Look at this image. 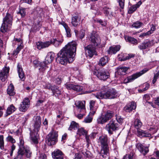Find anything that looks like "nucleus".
I'll list each match as a JSON object with an SVG mask.
<instances>
[{"instance_id": "nucleus-60", "label": "nucleus", "mask_w": 159, "mask_h": 159, "mask_svg": "<svg viewBox=\"0 0 159 159\" xmlns=\"http://www.w3.org/2000/svg\"><path fill=\"white\" fill-rule=\"evenodd\" d=\"M156 29L155 26L154 25H152L151 28V30H150L148 31V32H150V34L153 33V32L155 31Z\"/></svg>"}, {"instance_id": "nucleus-12", "label": "nucleus", "mask_w": 159, "mask_h": 159, "mask_svg": "<svg viewBox=\"0 0 159 159\" xmlns=\"http://www.w3.org/2000/svg\"><path fill=\"white\" fill-rule=\"evenodd\" d=\"M93 74L97 76L98 78L100 80L105 81L109 77V74L108 72L100 71H98L97 70H94L93 72Z\"/></svg>"}, {"instance_id": "nucleus-28", "label": "nucleus", "mask_w": 159, "mask_h": 159, "mask_svg": "<svg viewBox=\"0 0 159 159\" xmlns=\"http://www.w3.org/2000/svg\"><path fill=\"white\" fill-rule=\"evenodd\" d=\"M142 4V2L141 1H139L137 3L134 5L129 8L128 11V13L131 14L135 11L136 9L139 8L140 5Z\"/></svg>"}, {"instance_id": "nucleus-41", "label": "nucleus", "mask_w": 159, "mask_h": 159, "mask_svg": "<svg viewBox=\"0 0 159 159\" xmlns=\"http://www.w3.org/2000/svg\"><path fill=\"white\" fill-rule=\"evenodd\" d=\"M143 25V23L139 21H137L133 23L131 26L132 27H134L135 28H139L142 26Z\"/></svg>"}, {"instance_id": "nucleus-27", "label": "nucleus", "mask_w": 159, "mask_h": 159, "mask_svg": "<svg viewBox=\"0 0 159 159\" xmlns=\"http://www.w3.org/2000/svg\"><path fill=\"white\" fill-rule=\"evenodd\" d=\"M12 16L10 14L7 13L5 17L3 19V22L9 25H12Z\"/></svg>"}, {"instance_id": "nucleus-23", "label": "nucleus", "mask_w": 159, "mask_h": 159, "mask_svg": "<svg viewBox=\"0 0 159 159\" xmlns=\"http://www.w3.org/2000/svg\"><path fill=\"white\" fill-rule=\"evenodd\" d=\"M136 147L140 152L144 156L146 155L149 152L148 147H144L140 143L137 144L136 145Z\"/></svg>"}, {"instance_id": "nucleus-40", "label": "nucleus", "mask_w": 159, "mask_h": 159, "mask_svg": "<svg viewBox=\"0 0 159 159\" xmlns=\"http://www.w3.org/2000/svg\"><path fill=\"white\" fill-rule=\"evenodd\" d=\"M78 127V124L75 121H72L70 124L69 129L70 130L72 129L75 130L77 129Z\"/></svg>"}, {"instance_id": "nucleus-45", "label": "nucleus", "mask_w": 159, "mask_h": 159, "mask_svg": "<svg viewBox=\"0 0 159 159\" xmlns=\"http://www.w3.org/2000/svg\"><path fill=\"white\" fill-rule=\"evenodd\" d=\"M3 138V135H0V148L1 149H3L4 148V142Z\"/></svg>"}, {"instance_id": "nucleus-62", "label": "nucleus", "mask_w": 159, "mask_h": 159, "mask_svg": "<svg viewBox=\"0 0 159 159\" xmlns=\"http://www.w3.org/2000/svg\"><path fill=\"white\" fill-rule=\"evenodd\" d=\"M82 158L81 155L79 153H76L75 155V158L81 159Z\"/></svg>"}, {"instance_id": "nucleus-3", "label": "nucleus", "mask_w": 159, "mask_h": 159, "mask_svg": "<svg viewBox=\"0 0 159 159\" xmlns=\"http://www.w3.org/2000/svg\"><path fill=\"white\" fill-rule=\"evenodd\" d=\"M41 124V118L40 116H37L36 118L33 131H31L30 133V138L32 142L34 144L38 143V138L39 134L38 132L39 131Z\"/></svg>"}, {"instance_id": "nucleus-50", "label": "nucleus", "mask_w": 159, "mask_h": 159, "mask_svg": "<svg viewBox=\"0 0 159 159\" xmlns=\"http://www.w3.org/2000/svg\"><path fill=\"white\" fill-rule=\"evenodd\" d=\"M92 120V118L88 116L84 119V121L86 123H89L91 122Z\"/></svg>"}, {"instance_id": "nucleus-32", "label": "nucleus", "mask_w": 159, "mask_h": 159, "mask_svg": "<svg viewBox=\"0 0 159 159\" xmlns=\"http://www.w3.org/2000/svg\"><path fill=\"white\" fill-rule=\"evenodd\" d=\"M11 26L3 22L1 27V31L2 33H5L10 30Z\"/></svg>"}, {"instance_id": "nucleus-38", "label": "nucleus", "mask_w": 159, "mask_h": 159, "mask_svg": "<svg viewBox=\"0 0 159 159\" xmlns=\"http://www.w3.org/2000/svg\"><path fill=\"white\" fill-rule=\"evenodd\" d=\"M108 61V57L107 56H105L102 57L99 62V65L100 66H103Z\"/></svg>"}, {"instance_id": "nucleus-52", "label": "nucleus", "mask_w": 159, "mask_h": 159, "mask_svg": "<svg viewBox=\"0 0 159 159\" xmlns=\"http://www.w3.org/2000/svg\"><path fill=\"white\" fill-rule=\"evenodd\" d=\"M97 133L94 132H92L89 135H88V136H89V139L90 138L91 139H94L96 137V135Z\"/></svg>"}, {"instance_id": "nucleus-51", "label": "nucleus", "mask_w": 159, "mask_h": 159, "mask_svg": "<svg viewBox=\"0 0 159 159\" xmlns=\"http://www.w3.org/2000/svg\"><path fill=\"white\" fill-rule=\"evenodd\" d=\"M66 32V35L68 37H70L71 36V30L70 28H68L65 30Z\"/></svg>"}, {"instance_id": "nucleus-57", "label": "nucleus", "mask_w": 159, "mask_h": 159, "mask_svg": "<svg viewBox=\"0 0 159 159\" xmlns=\"http://www.w3.org/2000/svg\"><path fill=\"white\" fill-rule=\"evenodd\" d=\"M133 156L131 155H125L123 158V159H132Z\"/></svg>"}, {"instance_id": "nucleus-35", "label": "nucleus", "mask_w": 159, "mask_h": 159, "mask_svg": "<svg viewBox=\"0 0 159 159\" xmlns=\"http://www.w3.org/2000/svg\"><path fill=\"white\" fill-rule=\"evenodd\" d=\"M7 91L8 94L10 96H13L15 94L14 88L12 84H11L9 85L7 89Z\"/></svg>"}, {"instance_id": "nucleus-7", "label": "nucleus", "mask_w": 159, "mask_h": 159, "mask_svg": "<svg viewBox=\"0 0 159 159\" xmlns=\"http://www.w3.org/2000/svg\"><path fill=\"white\" fill-rule=\"evenodd\" d=\"M114 115L113 111H108L98 117L97 120V122L99 124H103L110 120Z\"/></svg>"}, {"instance_id": "nucleus-56", "label": "nucleus", "mask_w": 159, "mask_h": 159, "mask_svg": "<svg viewBox=\"0 0 159 159\" xmlns=\"http://www.w3.org/2000/svg\"><path fill=\"white\" fill-rule=\"evenodd\" d=\"M116 119L117 121L119 123H121L122 122L123 120L121 117L119 116H118L116 117Z\"/></svg>"}, {"instance_id": "nucleus-47", "label": "nucleus", "mask_w": 159, "mask_h": 159, "mask_svg": "<svg viewBox=\"0 0 159 159\" xmlns=\"http://www.w3.org/2000/svg\"><path fill=\"white\" fill-rule=\"evenodd\" d=\"M7 140L8 141L12 143H14L16 142V140L14 139L11 136H8L6 138Z\"/></svg>"}, {"instance_id": "nucleus-43", "label": "nucleus", "mask_w": 159, "mask_h": 159, "mask_svg": "<svg viewBox=\"0 0 159 159\" xmlns=\"http://www.w3.org/2000/svg\"><path fill=\"white\" fill-rule=\"evenodd\" d=\"M119 56V60L120 61H124L128 59L127 56L126 54H121Z\"/></svg>"}, {"instance_id": "nucleus-2", "label": "nucleus", "mask_w": 159, "mask_h": 159, "mask_svg": "<svg viewBox=\"0 0 159 159\" xmlns=\"http://www.w3.org/2000/svg\"><path fill=\"white\" fill-rule=\"evenodd\" d=\"M102 90L97 93L95 97L99 99H114L117 96V92L114 89L105 86L102 87Z\"/></svg>"}, {"instance_id": "nucleus-24", "label": "nucleus", "mask_w": 159, "mask_h": 159, "mask_svg": "<svg viewBox=\"0 0 159 159\" xmlns=\"http://www.w3.org/2000/svg\"><path fill=\"white\" fill-rule=\"evenodd\" d=\"M76 106L78 108V111L80 112H85V102L79 101L75 103Z\"/></svg>"}, {"instance_id": "nucleus-15", "label": "nucleus", "mask_w": 159, "mask_h": 159, "mask_svg": "<svg viewBox=\"0 0 159 159\" xmlns=\"http://www.w3.org/2000/svg\"><path fill=\"white\" fill-rule=\"evenodd\" d=\"M30 105V100L27 98H25L20 105L19 110L22 112H25Z\"/></svg>"}, {"instance_id": "nucleus-5", "label": "nucleus", "mask_w": 159, "mask_h": 159, "mask_svg": "<svg viewBox=\"0 0 159 159\" xmlns=\"http://www.w3.org/2000/svg\"><path fill=\"white\" fill-rule=\"evenodd\" d=\"M55 54L52 52L48 53L45 59V61L39 64L40 67L39 70L40 71H43L45 70L47 65L52 62L55 57Z\"/></svg>"}, {"instance_id": "nucleus-25", "label": "nucleus", "mask_w": 159, "mask_h": 159, "mask_svg": "<svg viewBox=\"0 0 159 159\" xmlns=\"http://www.w3.org/2000/svg\"><path fill=\"white\" fill-rule=\"evenodd\" d=\"M52 156L53 159H63V154L59 150L54 151L52 153Z\"/></svg>"}, {"instance_id": "nucleus-54", "label": "nucleus", "mask_w": 159, "mask_h": 159, "mask_svg": "<svg viewBox=\"0 0 159 159\" xmlns=\"http://www.w3.org/2000/svg\"><path fill=\"white\" fill-rule=\"evenodd\" d=\"M38 159H46V156L44 154H40L38 157Z\"/></svg>"}, {"instance_id": "nucleus-53", "label": "nucleus", "mask_w": 159, "mask_h": 159, "mask_svg": "<svg viewBox=\"0 0 159 159\" xmlns=\"http://www.w3.org/2000/svg\"><path fill=\"white\" fill-rule=\"evenodd\" d=\"M150 35V33L148 31L146 33H142V34L140 35L139 36L140 37L143 38L147 36H149Z\"/></svg>"}, {"instance_id": "nucleus-9", "label": "nucleus", "mask_w": 159, "mask_h": 159, "mask_svg": "<svg viewBox=\"0 0 159 159\" xmlns=\"http://www.w3.org/2000/svg\"><path fill=\"white\" fill-rule=\"evenodd\" d=\"M118 124L115 121L111 120L106 125L105 129L110 134H113V131L118 129Z\"/></svg>"}, {"instance_id": "nucleus-20", "label": "nucleus", "mask_w": 159, "mask_h": 159, "mask_svg": "<svg viewBox=\"0 0 159 159\" xmlns=\"http://www.w3.org/2000/svg\"><path fill=\"white\" fill-rule=\"evenodd\" d=\"M136 105L134 102H133L128 103L124 108V110L126 112H130L136 109Z\"/></svg>"}, {"instance_id": "nucleus-58", "label": "nucleus", "mask_w": 159, "mask_h": 159, "mask_svg": "<svg viewBox=\"0 0 159 159\" xmlns=\"http://www.w3.org/2000/svg\"><path fill=\"white\" fill-rule=\"evenodd\" d=\"M97 22L100 23L102 26H105L106 25V23L103 21L101 20H98Z\"/></svg>"}, {"instance_id": "nucleus-34", "label": "nucleus", "mask_w": 159, "mask_h": 159, "mask_svg": "<svg viewBox=\"0 0 159 159\" xmlns=\"http://www.w3.org/2000/svg\"><path fill=\"white\" fill-rule=\"evenodd\" d=\"M120 45L111 47L108 51V52L109 54H115L120 50Z\"/></svg>"}, {"instance_id": "nucleus-19", "label": "nucleus", "mask_w": 159, "mask_h": 159, "mask_svg": "<svg viewBox=\"0 0 159 159\" xmlns=\"http://www.w3.org/2000/svg\"><path fill=\"white\" fill-rule=\"evenodd\" d=\"M95 47L92 45H89L85 47L86 53H88L89 56L91 57H92L94 54H95Z\"/></svg>"}, {"instance_id": "nucleus-29", "label": "nucleus", "mask_w": 159, "mask_h": 159, "mask_svg": "<svg viewBox=\"0 0 159 159\" xmlns=\"http://www.w3.org/2000/svg\"><path fill=\"white\" fill-rule=\"evenodd\" d=\"M17 70L20 78L22 80H24L25 79V74L21 66L19 64L17 66Z\"/></svg>"}, {"instance_id": "nucleus-8", "label": "nucleus", "mask_w": 159, "mask_h": 159, "mask_svg": "<svg viewBox=\"0 0 159 159\" xmlns=\"http://www.w3.org/2000/svg\"><path fill=\"white\" fill-rule=\"evenodd\" d=\"M58 135L57 132L53 130H52L48 135L46 142L49 146L55 144L57 141Z\"/></svg>"}, {"instance_id": "nucleus-10", "label": "nucleus", "mask_w": 159, "mask_h": 159, "mask_svg": "<svg viewBox=\"0 0 159 159\" xmlns=\"http://www.w3.org/2000/svg\"><path fill=\"white\" fill-rule=\"evenodd\" d=\"M148 71V69L147 68H145L143 69L139 72L134 74L131 76L128 77L126 78L124 80V82L125 83L131 82L135 79L146 72Z\"/></svg>"}, {"instance_id": "nucleus-16", "label": "nucleus", "mask_w": 159, "mask_h": 159, "mask_svg": "<svg viewBox=\"0 0 159 159\" xmlns=\"http://www.w3.org/2000/svg\"><path fill=\"white\" fill-rule=\"evenodd\" d=\"M45 88L51 89L52 91L53 95L55 96H58L61 94L60 91L58 89V87L56 86H52L50 84H46Z\"/></svg>"}, {"instance_id": "nucleus-14", "label": "nucleus", "mask_w": 159, "mask_h": 159, "mask_svg": "<svg viewBox=\"0 0 159 159\" xmlns=\"http://www.w3.org/2000/svg\"><path fill=\"white\" fill-rule=\"evenodd\" d=\"M65 87L68 89H72L78 92L83 91L84 88L82 86L78 85H75L71 83H66L65 85Z\"/></svg>"}, {"instance_id": "nucleus-61", "label": "nucleus", "mask_w": 159, "mask_h": 159, "mask_svg": "<svg viewBox=\"0 0 159 159\" xmlns=\"http://www.w3.org/2000/svg\"><path fill=\"white\" fill-rule=\"evenodd\" d=\"M82 112V114H78L77 116V118H79V119H82L85 115V112Z\"/></svg>"}, {"instance_id": "nucleus-18", "label": "nucleus", "mask_w": 159, "mask_h": 159, "mask_svg": "<svg viewBox=\"0 0 159 159\" xmlns=\"http://www.w3.org/2000/svg\"><path fill=\"white\" fill-rule=\"evenodd\" d=\"M23 140L20 139V143L18 145L19 146V148L18 149L17 154L16 156L14 158V159H24V152L23 148Z\"/></svg>"}, {"instance_id": "nucleus-55", "label": "nucleus", "mask_w": 159, "mask_h": 159, "mask_svg": "<svg viewBox=\"0 0 159 159\" xmlns=\"http://www.w3.org/2000/svg\"><path fill=\"white\" fill-rule=\"evenodd\" d=\"M159 76L157 75L156 74L154 75L153 79L152 80V83L153 84H154L156 82L157 80V79H159V78L158 77Z\"/></svg>"}, {"instance_id": "nucleus-59", "label": "nucleus", "mask_w": 159, "mask_h": 159, "mask_svg": "<svg viewBox=\"0 0 159 159\" xmlns=\"http://www.w3.org/2000/svg\"><path fill=\"white\" fill-rule=\"evenodd\" d=\"M21 3H26L29 4H30L32 2V0H21Z\"/></svg>"}, {"instance_id": "nucleus-42", "label": "nucleus", "mask_w": 159, "mask_h": 159, "mask_svg": "<svg viewBox=\"0 0 159 159\" xmlns=\"http://www.w3.org/2000/svg\"><path fill=\"white\" fill-rule=\"evenodd\" d=\"M142 86L144 88L142 89L139 90V92H142L147 90L149 88L150 85L148 83H146L143 84Z\"/></svg>"}, {"instance_id": "nucleus-17", "label": "nucleus", "mask_w": 159, "mask_h": 159, "mask_svg": "<svg viewBox=\"0 0 159 159\" xmlns=\"http://www.w3.org/2000/svg\"><path fill=\"white\" fill-rule=\"evenodd\" d=\"M10 68L5 67L0 72V79L2 82H4L7 79L9 75Z\"/></svg>"}, {"instance_id": "nucleus-21", "label": "nucleus", "mask_w": 159, "mask_h": 159, "mask_svg": "<svg viewBox=\"0 0 159 159\" xmlns=\"http://www.w3.org/2000/svg\"><path fill=\"white\" fill-rule=\"evenodd\" d=\"M51 44L50 41L45 42L39 41L36 43V47L39 50L48 47Z\"/></svg>"}, {"instance_id": "nucleus-48", "label": "nucleus", "mask_w": 159, "mask_h": 159, "mask_svg": "<svg viewBox=\"0 0 159 159\" xmlns=\"http://www.w3.org/2000/svg\"><path fill=\"white\" fill-rule=\"evenodd\" d=\"M120 8L123 9L125 5V0H117Z\"/></svg>"}, {"instance_id": "nucleus-4", "label": "nucleus", "mask_w": 159, "mask_h": 159, "mask_svg": "<svg viewBox=\"0 0 159 159\" xmlns=\"http://www.w3.org/2000/svg\"><path fill=\"white\" fill-rule=\"evenodd\" d=\"M98 142L101 144L102 148L100 154L103 158H106L109 156V147L107 143V138L104 136L99 138Z\"/></svg>"}, {"instance_id": "nucleus-44", "label": "nucleus", "mask_w": 159, "mask_h": 159, "mask_svg": "<svg viewBox=\"0 0 159 159\" xmlns=\"http://www.w3.org/2000/svg\"><path fill=\"white\" fill-rule=\"evenodd\" d=\"M25 10L24 8H21L20 9V11L17 12V14H20L22 17H24L26 14Z\"/></svg>"}, {"instance_id": "nucleus-30", "label": "nucleus", "mask_w": 159, "mask_h": 159, "mask_svg": "<svg viewBox=\"0 0 159 159\" xmlns=\"http://www.w3.org/2000/svg\"><path fill=\"white\" fill-rule=\"evenodd\" d=\"M96 101L91 100L89 102V107L90 110V115H94L96 110V107H95Z\"/></svg>"}, {"instance_id": "nucleus-39", "label": "nucleus", "mask_w": 159, "mask_h": 159, "mask_svg": "<svg viewBox=\"0 0 159 159\" xmlns=\"http://www.w3.org/2000/svg\"><path fill=\"white\" fill-rule=\"evenodd\" d=\"M63 41V39L57 40L56 39H53V40H51L50 42H51V44H52L56 47H58L61 44Z\"/></svg>"}, {"instance_id": "nucleus-37", "label": "nucleus", "mask_w": 159, "mask_h": 159, "mask_svg": "<svg viewBox=\"0 0 159 159\" xmlns=\"http://www.w3.org/2000/svg\"><path fill=\"white\" fill-rule=\"evenodd\" d=\"M125 39L126 41L135 45H137L138 43L137 40L131 37H128L127 38H125Z\"/></svg>"}, {"instance_id": "nucleus-6", "label": "nucleus", "mask_w": 159, "mask_h": 159, "mask_svg": "<svg viewBox=\"0 0 159 159\" xmlns=\"http://www.w3.org/2000/svg\"><path fill=\"white\" fill-rule=\"evenodd\" d=\"M143 124L141 120L138 119H136L134 121V126L135 128L137 129H139L142 126ZM138 136L140 137H149L151 136L150 134L145 132L143 130H137Z\"/></svg>"}, {"instance_id": "nucleus-11", "label": "nucleus", "mask_w": 159, "mask_h": 159, "mask_svg": "<svg viewBox=\"0 0 159 159\" xmlns=\"http://www.w3.org/2000/svg\"><path fill=\"white\" fill-rule=\"evenodd\" d=\"M91 45L96 47L99 46L101 43V39L100 36L96 33H93L91 34L89 39Z\"/></svg>"}, {"instance_id": "nucleus-26", "label": "nucleus", "mask_w": 159, "mask_h": 159, "mask_svg": "<svg viewBox=\"0 0 159 159\" xmlns=\"http://www.w3.org/2000/svg\"><path fill=\"white\" fill-rule=\"evenodd\" d=\"M80 17L78 15H73L71 17V23L75 27H76L80 20Z\"/></svg>"}, {"instance_id": "nucleus-22", "label": "nucleus", "mask_w": 159, "mask_h": 159, "mask_svg": "<svg viewBox=\"0 0 159 159\" xmlns=\"http://www.w3.org/2000/svg\"><path fill=\"white\" fill-rule=\"evenodd\" d=\"M77 134L80 136L81 135H85L86 141L88 143H89L90 142V139H89V136L87 135V132L83 128H81L78 129Z\"/></svg>"}, {"instance_id": "nucleus-63", "label": "nucleus", "mask_w": 159, "mask_h": 159, "mask_svg": "<svg viewBox=\"0 0 159 159\" xmlns=\"http://www.w3.org/2000/svg\"><path fill=\"white\" fill-rule=\"evenodd\" d=\"M4 109V107L0 106V117L2 116L3 114L2 111Z\"/></svg>"}, {"instance_id": "nucleus-64", "label": "nucleus", "mask_w": 159, "mask_h": 159, "mask_svg": "<svg viewBox=\"0 0 159 159\" xmlns=\"http://www.w3.org/2000/svg\"><path fill=\"white\" fill-rule=\"evenodd\" d=\"M85 36V33L84 31H82L80 32V38L82 39Z\"/></svg>"}, {"instance_id": "nucleus-33", "label": "nucleus", "mask_w": 159, "mask_h": 159, "mask_svg": "<svg viewBox=\"0 0 159 159\" xmlns=\"http://www.w3.org/2000/svg\"><path fill=\"white\" fill-rule=\"evenodd\" d=\"M22 148L24 151V154L25 155L27 158H30L32 155V152L29 147H25L24 143H23V148Z\"/></svg>"}, {"instance_id": "nucleus-1", "label": "nucleus", "mask_w": 159, "mask_h": 159, "mask_svg": "<svg viewBox=\"0 0 159 159\" xmlns=\"http://www.w3.org/2000/svg\"><path fill=\"white\" fill-rule=\"evenodd\" d=\"M77 44L75 42L72 41L68 43L57 54L56 60L57 62L65 65L68 61L72 62L74 60Z\"/></svg>"}, {"instance_id": "nucleus-49", "label": "nucleus", "mask_w": 159, "mask_h": 159, "mask_svg": "<svg viewBox=\"0 0 159 159\" xmlns=\"http://www.w3.org/2000/svg\"><path fill=\"white\" fill-rule=\"evenodd\" d=\"M21 49V47H17L16 49L13 51L12 53V55L13 56H16L19 53V52L20 51Z\"/></svg>"}, {"instance_id": "nucleus-13", "label": "nucleus", "mask_w": 159, "mask_h": 159, "mask_svg": "<svg viewBox=\"0 0 159 159\" xmlns=\"http://www.w3.org/2000/svg\"><path fill=\"white\" fill-rule=\"evenodd\" d=\"M156 43H157V42L155 41L154 39H152L151 40L143 42L139 45L138 47L140 50H145L153 46Z\"/></svg>"}, {"instance_id": "nucleus-46", "label": "nucleus", "mask_w": 159, "mask_h": 159, "mask_svg": "<svg viewBox=\"0 0 159 159\" xmlns=\"http://www.w3.org/2000/svg\"><path fill=\"white\" fill-rule=\"evenodd\" d=\"M103 9L104 13L106 15L109 14L110 13L111 14H112V12H111V10L110 8L105 7H104Z\"/></svg>"}, {"instance_id": "nucleus-31", "label": "nucleus", "mask_w": 159, "mask_h": 159, "mask_svg": "<svg viewBox=\"0 0 159 159\" xmlns=\"http://www.w3.org/2000/svg\"><path fill=\"white\" fill-rule=\"evenodd\" d=\"M16 109V108L13 105H10L7 108L6 114L5 116L11 115L14 112Z\"/></svg>"}, {"instance_id": "nucleus-36", "label": "nucleus", "mask_w": 159, "mask_h": 159, "mask_svg": "<svg viewBox=\"0 0 159 159\" xmlns=\"http://www.w3.org/2000/svg\"><path fill=\"white\" fill-rule=\"evenodd\" d=\"M128 69V67H121L118 68L117 72L119 75H124L126 74Z\"/></svg>"}]
</instances>
